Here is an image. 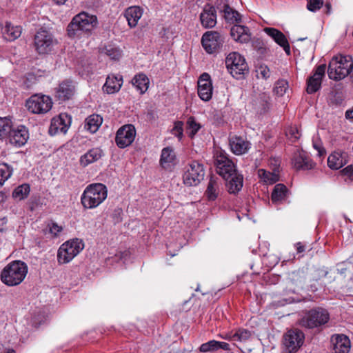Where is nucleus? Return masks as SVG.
Wrapping results in <instances>:
<instances>
[{"label":"nucleus","mask_w":353,"mask_h":353,"mask_svg":"<svg viewBox=\"0 0 353 353\" xmlns=\"http://www.w3.org/2000/svg\"><path fill=\"white\" fill-rule=\"evenodd\" d=\"M214 157L216 172L225 180L228 192H239L243 187V176L238 172L234 163L223 151H216Z\"/></svg>","instance_id":"obj_1"},{"label":"nucleus","mask_w":353,"mask_h":353,"mask_svg":"<svg viewBox=\"0 0 353 353\" xmlns=\"http://www.w3.org/2000/svg\"><path fill=\"white\" fill-rule=\"evenodd\" d=\"M97 25L94 15L82 12L76 14L67 27V34L70 38H81L84 34H90Z\"/></svg>","instance_id":"obj_2"},{"label":"nucleus","mask_w":353,"mask_h":353,"mask_svg":"<svg viewBox=\"0 0 353 353\" xmlns=\"http://www.w3.org/2000/svg\"><path fill=\"white\" fill-rule=\"evenodd\" d=\"M28 273L27 265L21 261H14L8 263L1 272V281L8 286L20 284Z\"/></svg>","instance_id":"obj_3"},{"label":"nucleus","mask_w":353,"mask_h":353,"mask_svg":"<svg viewBox=\"0 0 353 353\" xmlns=\"http://www.w3.org/2000/svg\"><path fill=\"white\" fill-rule=\"evenodd\" d=\"M107 194V188L103 184H91L84 190L81 198V203L85 208H96L106 199Z\"/></svg>","instance_id":"obj_4"},{"label":"nucleus","mask_w":353,"mask_h":353,"mask_svg":"<svg viewBox=\"0 0 353 353\" xmlns=\"http://www.w3.org/2000/svg\"><path fill=\"white\" fill-rule=\"evenodd\" d=\"M353 62L350 56H336L332 59L328 66L330 79L339 81L350 74Z\"/></svg>","instance_id":"obj_5"},{"label":"nucleus","mask_w":353,"mask_h":353,"mask_svg":"<svg viewBox=\"0 0 353 353\" xmlns=\"http://www.w3.org/2000/svg\"><path fill=\"white\" fill-rule=\"evenodd\" d=\"M84 248L81 239H74L66 241L61 245L57 253V260L61 264L72 261Z\"/></svg>","instance_id":"obj_6"},{"label":"nucleus","mask_w":353,"mask_h":353,"mask_svg":"<svg viewBox=\"0 0 353 353\" xmlns=\"http://www.w3.org/2000/svg\"><path fill=\"white\" fill-rule=\"evenodd\" d=\"M225 65L228 72L236 79H242L248 71L244 57L238 52L230 53L225 59Z\"/></svg>","instance_id":"obj_7"},{"label":"nucleus","mask_w":353,"mask_h":353,"mask_svg":"<svg viewBox=\"0 0 353 353\" xmlns=\"http://www.w3.org/2000/svg\"><path fill=\"white\" fill-rule=\"evenodd\" d=\"M204 174L203 165L199 161H191L184 168L183 183L188 186H196L203 179Z\"/></svg>","instance_id":"obj_8"},{"label":"nucleus","mask_w":353,"mask_h":353,"mask_svg":"<svg viewBox=\"0 0 353 353\" xmlns=\"http://www.w3.org/2000/svg\"><path fill=\"white\" fill-rule=\"evenodd\" d=\"M330 319L328 312L323 308L311 310L300 320L301 326L306 328H314L326 323Z\"/></svg>","instance_id":"obj_9"},{"label":"nucleus","mask_w":353,"mask_h":353,"mask_svg":"<svg viewBox=\"0 0 353 353\" xmlns=\"http://www.w3.org/2000/svg\"><path fill=\"white\" fill-rule=\"evenodd\" d=\"M52 101L50 97L36 94L32 95L26 101V107L32 114H45L50 110Z\"/></svg>","instance_id":"obj_10"},{"label":"nucleus","mask_w":353,"mask_h":353,"mask_svg":"<svg viewBox=\"0 0 353 353\" xmlns=\"http://www.w3.org/2000/svg\"><path fill=\"white\" fill-rule=\"evenodd\" d=\"M54 41L52 34L46 30H40L34 36V46L39 54H47L50 52Z\"/></svg>","instance_id":"obj_11"},{"label":"nucleus","mask_w":353,"mask_h":353,"mask_svg":"<svg viewBox=\"0 0 353 353\" xmlns=\"http://www.w3.org/2000/svg\"><path fill=\"white\" fill-rule=\"evenodd\" d=\"M303 333L299 330H289L283 336L285 353L296 352L303 343Z\"/></svg>","instance_id":"obj_12"},{"label":"nucleus","mask_w":353,"mask_h":353,"mask_svg":"<svg viewBox=\"0 0 353 353\" xmlns=\"http://www.w3.org/2000/svg\"><path fill=\"white\" fill-rule=\"evenodd\" d=\"M223 37L216 31H208L203 34L201 43L205 50L212 54L219 50L223 44Z\"/></svg>","instance_id":"obj_13"},{"label":"nucleus","mask_w":353,"mask_h":353,"mask_svg":"<svg viewBox=\"0 0 353 353\" xmlns=\"http://www.w3.org/2000/svg\"><path fill=\"white\" fill-rule=\"evenodd\" d=\"M28 139V129L23 125L13 126L8 136L10 143L17 148L24 145Z\"/></svg>","instance_id":"obj_14"},{"label":"nucleus","mask_w":353,"mask_h":353,"mask_svg":"<svg viewBox=\"0 0 353 353\" xmlns=\"http://www.w3.org/2000/svg\"><path fill=\"white\" fill-rule=\"evenodd\" d=\"M212 84L208 73L202 74L198 80V95L201 100L208 101L212 96Z\"/></svg>","instance_id":"obj_15"},{"label":"nucleus","mask_w":353,"mask_h":353,"mask_svg":"<svg viewBox=\"0 0 353 353\" xmlns=\"http://www.w3.org/2000/svg\"><path fill=\"white\" fill-rule=\"evenodd\" d=\"M325 65H319L313 75L310 77L307 81V92L313 94L318 91L321 86V81L325 75Z\"/></svg>","instance_id":"obj_16"},{"label":"nucleus","mask_w":353,"mask_h":353,"mask_svg":"<svg viewBox=\"0 0 353 353\" xmlns=\"http://www.w3.org/2000/svg\"><path fill=\"white\" fill-rule=\"evenodd\" d=\"M115 142L120 148H124L132 143V125L121 126L117 132Z\"/></svg>","instance_id":"obj_17"},{"label":"nucleus","mask_w":353,"mask_h":353,"mask_svg":"<svg viewBox=\"0 0 353 353\" xmlns=\"http://www.w3.org/2000/svg\"><path fill=\"white\" fill-rule=\"evenodd\" d=\"M216 10L214 6L206 4L200 14V21L205 28H214L216 24Z\"/></svg>","instance_id":"obj_18"},{"label":"nucleus","mask_w":353,"mask_h":353,"mask_svg":"<svg viewBox=\"0 0 353 353\" xmlns=\"http://www.w3.org/2000/svg\"><path fill=\"white\" fill-rule=\"evenodd\" d=\"M263 31L278 45L282 47L288 55L290 54V46L285 34L274 28H265Z\"/></svg>","instance_id":"obj_19"},{"label":"nucleus","mask_w":353,"mask_h":353,"mask_svg":"<svg viewBox=\"0 0 353 353\" xmlns=\"http://www.w3.org/2000/svg\"><path fill=\"white\" fill-rule=\"evenodd\" d=\"M74 92L75 88L72 81L65 80L57 88L55 97L61 101H64L71 99Z\"/></svg>","instance_id":"obj_20"},{"label":"nucleus","mask_w":353,"mask_h":353,"mask_svg":"<svg viewBox=\"0 0 353 353\" xmlns=\"http://www.w3.org/2000/svg\"><path fill=\"white\" fill-rule=\"evenodd\" d=\"M347 162V154L341 150L332 152L327 158V165L332 170L342 168Z\"/></svg>","instance_id":"obj_21"},{"label":"nucleus","mask_w":353,"mask_h":353,"mask_svg":"<svg viewBox=\"0 0 353 353\" xmlns=\"http://www.w3.org/2000/svg\"><path fill=\"white\" fill-rule=\"evenodd\" d=\"M293 166L296 170H308L314 168L315 163L303 152L294 154Z\"/></svg>","instance_id":"obj_22"},{"label":"nucleus","mask_w":353,"mask_h":353,"mask_svg":"<svg viewBox=\"0 0 353 353\" xmlns=\"http://www.w3.org/2000/svg\"><path fill=\"white\" fill-rule=\"evenodd\" d=\"M159 163L161 166L164 169H171L176 164V156L172 147L163 148Z\"/></svg>","instance_id":"obj_23"},{"label":"nucleus","mask_w":353,"mask_h":353,"mask_svg":"<svg viewBox=\"0 0 353 353\" xmlns=\"http://www.w3.org/2000/svg\"><path fill=\"white\" fill-rule=\"evenodd\" d=\"M230 35L234 41L241 43H246L251 39L248 28L241 25L233 26L230 30Z\"/></svg>","instance_id":"obj_24"},{"label":"nucleus","mask_w":353,"mask_h":353,"mask_svg":"<svg viewBox=\"0 0 353 353\" xmlns=\"http://www.w3.org/2000/svg\"><path fill=\"white\" fill-rule=\"evenodd\" d=\"M230 146L233 153L240 155L248 150L250 143L241 137L233 136L230 138Z\"/></svg>","instance_id":"obj_25"},{"label":"nucleus","mask_w":353,"mask_h":353,"mask_svg":"<svg viewBox=\"0 0 353 353\" xmlns=\"http://www.w3.org/2000/svg\"><path fill=\"white\" fill-rule=\"evenodd\" d=\"M103 155V153L101 149L99 148H92L81 157L80 164L83 167H86L89 164L99 160Z\"/></svg>","instance_id":"obj_26"},{"label":"nucleus","mask_w":353,"mask_h":353,"mask_svg":"<svg viewBox=\"0 0 353 353\" xmlns=\"http://www.w3.org/2000/svg\"><path fill=\"white\" fill-rule=\"evenodd\" d=\"M350 350V341L343 335L338 336L334 343L332 353H348Z\"/></svg>","instance_id":"obj_27"},{"label":"nucleus","mask_w":353,"mask_h":353,"mask_svg":"<svg viewBox=\"0 0 353 353\" xmlns=\"http://www.w3.org/2000/svg\"><path fill=\"white\" fill-rule=\"evenodd\" d=\"M3 36L5 39L12 41L21 36V27L19 26H12L10 23H6L3 29Z\"/></svg>","instance_id":"obj_28"},{"label":"nucleus","mask_w":353,"mask_h":353,"mask_svg":"<svg viewBox=\"0 0 353 353\" xmlns=\"http://www.w3.org/2000/svg\"><path fill=\"white\" fill-rule=\"evenodd\" d=\"M68 126L65 123L64 119L61 116L58 118H54L50 123L49 128V133L51 135L56 134L60 131L61 132L65 133L68 130Z\"/></svg>","instance_id":"obj_29"},{"label":"nucleus","mask_w":353,"mask_h":353,"mask_svg":"<svg viewBox=\"0 0 353 353\" xmlns=\"http://www.w3.org/2000/svg\"><path fill=\"white\" fill-rule=\"evenodd\" d=\"M121 79H118L117 77L112 76H108L105 83L103 85V90L108 94L114 93L119 90L121 86Z\"/></svg>","instance_id":"obj_30"},{"label":"nucleus","mask_w":353,"mask_h":353,"mask_svg":"<svg viewBox=\"0 0 353 353\" xmlns=\"http://www.w3.org/2000/svg\"><path fill=\"white\" fill-rule=\"evenodd\" d=\"M288 194V188L283 184H276L272 192V201L274 203H278L286 199Z\"/></svg>","instance_id":"obj_31"},{"label":"nucleus","mask_w":353,"mask_h":353,"mask_svg":"<svg viewBox=\"0 0 353 353\" xmlns=\"http://www.w3.org/2000/svg\"><path fill=\"white\" fill-rule=\"evenodd\" d=\"M103 122V119L98 114H92L85 119V128L92 133L96 132Z\"/></svg>","instance_id":"obj_32"},{"label":"nucleus","mask_w":353,"mask_h":353,"mask_svg":"<svg viewBox=\"0 0 353 353\" xmlns=\"http://www.w3.org/2000/svg\"><path fill=\"white\" fill-rule=\"evenodd\" d=\"M134 85L136 89L139 92L140 94H144L148 89L150 81L148 77L143 74H139L134 77Z\"/></svg>","instance_id":"obj_33"},{"label":"nucleus","mask_w":353,"mask_h":353,"mask_svg":"<svg viewBox=\"0 0 353 353\" xmlns=\"http://www.w3.org/2000/svg\"><path fill=\"white\" fill-rule=\"evenodd\" d=\"M219 191V183L218 179L210 178L207 190L205 191V195L208 200L214 201L216 199Z\"/></svg>","instance_id":"obj_34"},{"label":"nucleus","mask_w":353,"mask_h":353,"mask_svg":"<svg viewBox=\"0 0 353 353\" xmlns=\"http://www.w3.org/2000/svg\"><path fill=\"white\" fill-rule=\"evenodd\" d=\"M224 13V18L230 23H239L241 21L240 14L232 9L228 4H224L222 11Z\"/></svg>","instance_id":"obj_35"},{"label":"nucleus","mask_w":353,"mask_h":353,"mask_svg":"<svg viewBox=\"0 0 353 353\" xmlns=\"http://www.w3.org/2000/svg\"><path fill=\"white\" fill-rule=\"evenodd\" d=\"M258 175L263 181L269 184H273L277 182L279 179L278 174L276 172H268L264 169H259L258 170Z\"/></svg>","instance_id":"obj_36"},{"label":"nucleus","mask_w":353,"mask_h":353,"mask_svg":"<svg viewBox=\"0 0 353 353\" xmlns=\"http://www.w3.org/2000/svg\"><path fill=\"white\" fill-rule=\"evenodd\" d=\"M13 125L8 117H0V139L8 137Z\"/></svg>","instance_id":"obj_37"},{"label":"nucleus","mask_w":353,"mask_h":353,"mask_svg":"<svg viewBox=\"0 0 353 353\" xmlns=\"http://www.w3.org/2000/svg\"><path fill=\"white\" fill-rule=\"evenodd\" d=\"M30 191V185L24 183L17 187L12 192V197L19 201L26 198Z\"/></svg>","instance_id":"obj_38"},{"label":"nucleus","mask_w":353,"mask_h":353,"mask_svg":"<svg viewBox=\"0 0 353 353\" xmlns=\"http://www.w3.org/2000/svg\"><path fill=\"white\" fill-rule=\"evenodd\" d=\"M13 168L11 165L2 163H0V187L12 176Z\"/></svg>","instance_id":"obj_39"},{"label":"nucleus","mask_w":353,"mask_h":353,"mask_svg":"<svg viewBox=\"0 0 353 353\" xmlns=\"http://www.w3.org/2000/svg\"><path fill=\"white\" fill-rule=\"evenodd\" d=\"M270 101V97L269 94L263 92L259 94L256 105L261 113L265 112L269 109Z\"/></svg>","instance_id":"obj_40"},{"label":"nucleus","mask_w":353,"mask_h":353,"mask_svg":"<svg viewBox=\"0 0 353 353\" xmlns=\"http://www.w3.org/2000/svg\"><path fill=\"white\" fill-rule=\"evenodd\" d=\"M101 53L106 54L112 60H118L121 57L119 48L113 46H108L101 50Z\"/></svg>","instance_id":"obj_41"},{"label":"nucleus","mask_w":353,"mask_h":353,"mask_svg":"<svg viewBox=\"0 0 353 353\" xmlns=\"http://www.w3.org/2000/svg\"><path fill=\"white\" fill-rule=\"evenodd\" d=\"M251 336L252 334L250 331L247 330H239L230 339L233 341L244 343L248 341L250 339Z\"/></svg>","instance_id":"obj_42"},{"label":"nucleus","mask_w":353,"mask_h":353,"mask_svg":"<svg viewBox=\"0 0 353 353\" xmlns=\"http://www.w3.org/2000/svg\"><path fill=\"white\" fill-rule=\"evenodd\" d=\"M201 128L199 123H196L195 119L190 117L187 121V132L190 137H193Z\"/></svg>","instance_id":"obj_43"},{"label":"nucleus","mask_w":353,"mask_h":353,"mask_svg":"<svg viewBox=\"0 0 353 353\" xmlns=\"http://www.w3.org/2000/svg\"><path fill=\"white\" fill-rule=\"evenodd\" d=\"M288 89V83L287 81L281 79L279 80L275 85L274 91L278 96H283Z\"/></svg>","instance_id":"obj_44"},{"label":"nucleus","mask_w":353,"mask_h":353,"mask_svg":"<svg viewBox=\"0 0 353 353\" xmlns=\"http://www.w3.org/2000/svg\"><path fill=\"white\" fill-rule=\"evenodd\" d=\"M172 134L176 137L179 141L182 139L183 136V123L182 121H177L174 122Z\"/></svg>","instance_id":"obj_45"},{"label":"nucleus","mask_w":353,"mask_h":353,"mask_svg":"<svg viewBox=\"0 0 353 353\" xmlns=\"http://www.w3.org/2000/svg\"><path fill=\"white\" fill-rule=\"evenodd\" d=\"M216 341L211 340L207 343H203L200 347L199 350L201 352L206 353L209 352H215L216 350Z\"/></svg>","instance_id":"obj_46"},{"label":"nucleus","mask_w":353,"mask_h":353,"mask_svg":"<svg viewBox=\"0 0 353 353\" xmlns=\"http://www.w3.org/2000/svg\"><path fill=\"white\" fill-rule=\"evenodd\" d=\"M286 136L290 139L292 141H296L298 140L301 136V134L298 130V128L295 126L289 128L286 132Z\"/></svg>","instance_id":"obj_47"},{"label":"nucleus","mask_w":353,"mask_h":353,"mask_svg":"<svg viewBox=\"0 0 353 353\" xmlns=\"http://www.w3.org/2000/svg\"><path fill=\"white\" fill-rule=\"evenodd\" d=\"M323 6V1L321 0H308L307 8L311 12H316Z\"/></svg>","instance_id":"obj_48"},{"label":"nucleus","mask_w":353,"mask_h":353,"mask_svg":"<svg viewBox=\"0 0 353 353\" xmlns=\"http://www.w3.org/2000/svg\"><path fill=\"white\" fill-rule=\"evenodd\" d=\"M257 77L261 78L263 79H267L270 76V70L266 65H261L258 68L257 70Z\"/></svg>","instance_id":"obj_49"},{"label":"nucleus","mask_w":353,"mask_h":353,"mask_svg":"<svg viewBox=\"0 0 353 353\" xmlns=\"http://www.w3.org/2000/svg\"><path fill=\"white\" fill-rule=\"evenodd\" d=\"M48 226L50 233H51L54 237L58 236L59 233L63 230V228L61 226L59 225L57 223L54 222L49 224Z\"/></svg>","instance_id":"obj_50"},{"label":"nucleus","mask_w":353,"mask_h":353,"mask_svg":"<svg viewBox=\"0 0 353 353\" xmlns=\"http://www.w3.org/2000/svg\"><path fill=\"white\" fill-rule=\"evenodd\" d=\"M328 101L330 105H339L342 103V99L338 93H331Z\"/></svg>","instance_id":"obj_51"},{"label":"nucleus","mask_w":353,"mask_h":353,"mask_svg":"<svg viewBox=\"0 0 353 353\" xmlns=\"http://www.w3.org/2000/svg\"><path fill=\"white\" fill-rule=\"evenodd\" d=\"M313 147L318 152V156L320 158L325 155L326 151L321 141L313 140Z\"/></svg>","instance_id":"obj_52"},{"label":"nucleus","mask_w":353,"mask_h":353,"mask_svg":"<svg viewBox=\"0 0 353 353\" xmlns=\"http://www.w3.org/2000/svg\"><path fill=\"white\" fill-rule=\"evenodd\" d=\"M124 18L128 21V23L130 28L132 27V6L128 7L124 13Z\"/></svg>","instance_id":"obj_53"},{"label":"nucleus","mask_w":353,"mask_h":353,"mask_svg":"<svg viewBox=\"0 0 353 353\" xmlns=\"http://www.w3.org/2000/svg\"><path fill=\"white\" fill-rule=\"evenodd\" d=\"M143 10L139 6H134V22H137L141 17Z\"/></svg>","instance_id":"obj_54"},{"label":"nucleus","mask_w":353,"mask_h":353,"mask_svg":"<svg viewBox=\"0 0 353 353\" xmlns=\"http://www.w3.org/2000/svg\"><path fill=\"white\" fill-rule=\"evenodd\" d=\"M216 350L219 349H222L223 350L229 351L231 350L230 345L228 343L223 341H216Z\"/></svg>","instance_id":"obj_55"},{"label":"nucleus","mask_w":353,"mask_h":353,"mask_svg":"<svg viewBox=\"0 0 353 353\" xmlns=\"http://www.w3.org/2000/svg\"><path fill=\"white\" fill-rule=\"evenodd\" d=\"M342 172L347 176L350 179L353 180V165H350L345 168Z\"/></svg>","instance_id":"obj_56"},{"label":"nucleus","mask_w":353,"mask_h":353,"mask_svg":"<svg viewBox=\"0 0 353 353\" xmlns=\"http://www.w3.org/2000/svg\"><path fill=\"white\" fill-rule=\"evenodd\" d=\"M224 4H228L225 0H216V7L220 12L223 11Z\"/></svg>","instance_id":"obj_57"},{"label":"nucleus","mask_w":353,"mask_h":353,"mask_svg":"<svg viewBox=\"0 0 353 353\" xmlns=\"http://www.w3.org/2000/svg\"><path fill=\"white\" fill-rule=\"evenodd\" d=\"M296 251L298 253H301L303 252H304L305 250V247L303 245L301 244V243L299 242L296 244Z\"/></svg>","instance_id":"obj_58"},{"label":"nucleus","mask_w":353,"mask_h":353,"mask_svg":"<svg viewBox=\"0 0 353 353\" xmlns=\"http://www.w3.org/2000/svg\"><path fill=\"white\" fill-rule=\"evenodd\" d=\"M7 223V220L6 218L0 219V232L3 231L4 226L6 225Z\"/></svg>","instance_id":"obj_59"},{"label":"nucleus","mask_w":353,"mask_h":353,"mask_svg":"<svg viewBox=\"0 0 353 353\" xmlns=\"http://www.w3.org/2000/svg\"><path fill=\"white\" fill-rule=\"evenodd\" d=\"M345 117L347 119L353 122V109L352 110H347L345 112Z\"/></svg>","instance_id":"obj_60"},{"label":"nucleus","mask_w":353,"mask_h":353,"mask_svg":"<svg viewBox=\"0 0 353 353\" xmlns=\"http://www.w3.org/2000/svg\"><path fill=\"white\" fill-rule=\"evenodd\" d=\"M6 195L2 192H0V203H3L6 200Z\"/></svg>","instance_id":"obj_61"},{"label":"nucleus","mask_w":353,"mask_h":353,"mask_svg":"<svg viewBox=\"0 0 353 353\" xmlns=\"http://www.w3.org/2000/svg\"><path fill=\"white\" fill-rule=\"evenodd\" d=\"M40 324H41V322H37V320H36V316H34V317L32 319V325H33L35 327H37Z\"/></svg>","instance_id":"obj_62"},{"label":"nucleus","mask_w":353,"mask_h":353,"mask_svg":"<svg viewBox=\"0 0 353 353\" xmlns=\"http://www.w3.org/2000/svg\"><path fill=\"white\" fill-rule=\"evenodd\" d=\"M53 1L57 5H63L67 0H53Z\"/></svg>","instance_id":"obj_63"},{"label":"nucleus","mask_w":353,"mask_h":353,"mask_svg":"<svg viewBox=\"0 0 353 353\" xmlns=\"http://www.w3.org/2000/svg\"><path fill=\"white\" fill-rule=\"evenodd\" d=\"M5 353H15L14 350H12V349H10L8 350Z\"/></svg>","instance_id":"obj_64"}]
</instances>
